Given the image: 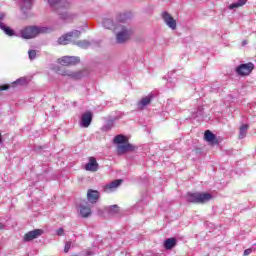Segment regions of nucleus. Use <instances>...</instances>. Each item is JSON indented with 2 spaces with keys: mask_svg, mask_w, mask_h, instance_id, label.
<instances>
[{
  "mask_svg": "<svg viewBox=\"0 0 256 256\" xmlns=\"http://www.w3.org/2000/svg\"><path fill=\"white\" fill-rule=\"evenodd\" d=\"M205 141H208V143H213L215 141V134L212 133L211 130H206L204 133Z\"/></svg>",
  "mask_w": 256,
  "mask_h": 256,
  "instance_id": "a878e982",
  "label": "nucleus"
},
{
  "mask_svg": "<svg viewBox=\"0 0 256 256\" xmlns=\"http://www.w3.org/2000/svg\"><path fill=\"white\" fill-rule=\"evenodd\" d=\"M50 7L54 8L59 15V18L63 21H68V19H73V16L63 9L69 7V2L63 0H48Z\"/></svg>",
  "mask_w": 256,
  "mask_h": 256,
  "instance_id": "f257e3e1",
  "label": "nucleus"
},
{
  "mask_svg": "<svg viewBox=\"0 0 256 256\" xmlns=\"http://www.w3.org/2000/svg\"><path fill=\"white\" fill-rule=\"evenodd\" d=\"M129 151H135V146L132 144H120L117 146L118 155H125V153H129Z\"/></svg>",
  "mask_w": 256,
  "mask_h": 256,
  "instance_id": "2eb2a0df",
  "label": "nucleus"
},
{
  "mask_svg": "<svg viewBox=\"0 0 256 256\" xmlns=\"http://www.w3.org/2000/svg\"><path fill=\"white\" fill-rule=\"evenodd\" d=\"M41 235H43V230L35 229L26 233L23 237V241L25 243H29V241H33V239H38V237H41Z\"/></svg>",
  "mask_w": 256,
  "mask_h": 256,
  "instance_id": "9d476101",
  "label": "nucleus"
},
{
  "mask_svg": "<svg viewBox=\"0 0 256 256\" xmlns=\"http://www.w3.org/2000/svg\"><path fill=\"white\" fill-rule=\"evenodd\" d=\"M81 36V31L73 30L58 39V45H69L73 39Z\"/></svg>",
  "mask_w": 256,
  "mask_h": 256,
  "instance_id": "39448f33",
  "label": "nucleus"
},
{
  "mask_svg": "<svg viewBox=\"0 0 256 256\" xmlns=\"http://www.w3.org/2000/svg\"><path fill=\"white\" fill-rule=\"evenodd\" d=\"M121 183H123V180H121V179L114 180V181L110 182L109 184H107L104 187L105 193H113V191H115V189H117V187H119V185H121Z\"/></svg>",
  "mask_w": 256,
  "mask_h": 256,
  "instance_id": "dca6fc26",
  "label": "nucleus"
},
{
  "mask_svg": "<svg viewBox=\"0 0 256 256\" xmlns=\"http://www.w3.org/2000/svg\"><path fill=\"white\" fill-rule=\"evenodd\" d=\"M26 81L27 80L25 78H19L13 82V85H25Z\"/></svg>",
  "mask_w": 256,
  "mask_h": 256,
  "instance_id": "7c9ffc66",
  "label": "nucleus"
},
{
  "mask_svg": "<svg viewBox=\"0 0 256 256\" xmlns=\"http://www.w3.org/2000/svg\"><path fill=\"white\" fill-rule=\"evenodd\" d=\"M29 59L33 61V59H36L37 57V51L36 50H29L28 51Z\"/></svg>",
  "mask_w": 256,
  "mask_h": 256,
  "instance_id": "c756f323",
  "label": "nucleus"
},
{
  "mask_svg": "<svg viewBox=\"0 0 256 256\" xmlns=\"http://www.w3.org/2000/svg\"><path fill=\"white\" fill-rule=\"evenodd\" d=\"M99 197H101V194L97 190L89 189L87 191V200L88 203H97L99 201Z\"/></svg>",
  "mask_w": 256,
  "mask_h": 256,
  "instance_id": "ddd939ff",
  "label": "nucleus"
},
{
  "mask_svg": "<svg viewBox=\"0 0 256 256\" xmlns=\"http://www.w3.org/2000/svg\"><path fill=\"white\" fill-rule=\"evenodd\" d=\"M127 19H129V14H127V13L120 14L118 16V21H120V23L127 21Z\"/></svg>",
  "mask_w": 256,
  "mask_h": 256,
  "instance_id": "c85d7f7f",
  "label": "nucleus"
},
{
  "mask_svg": "<svg viewBox=\"0 0 256 256\" xmlns=\"http://www.w3.org/2000/svg\"><path fill=\"white\" fill-rule=\"evenodd\" d=\"M71 241H67L65 243V247H64V253H69V250L71 249Z\"/></svg>",
  "mask_w": 256,
  "mask_h": 256,
  "instance_id": "2f4dec72",
  "label": "nucleus"
},
{
  "mask_svg": "<svg viewBox=\"0 0 256 256\" xmlns=\"http://www.w3.org/2000/svg\"><path fill=\"white\" fill-rule=\"evenodd\" d=\"M80 215L84 218L91 216V206H89V203L84 202V204H80Z\"/></svg>",
  "mask_w": 256,
  "mask_h": 256,
  "instance_id": "f3484780",
  "label": "nucleus"
},
{
  "mask_svg": "<svg viewBox=\"0 0 256 256\" xmlns=\"http://www.w3.org/2000/svg\"><path fill=\"white\" fill-rule=\"evenodd\" d=\"M0 29H2V31H4V33L8 35V37H13V35H15V31H13V29H11L10 27L5 26L3 22H0Z\"/></svg>",
  "mask_w": 256,
  "mask_h": 256,
  "instance_id": "aec40b11",
  "label": "nucleus"
},
{
  "mask_svg": "<svg viewBox=\"0 0 256 256\" xmlns=\"http://www.w3.org/2000/svg\"><path fill=\"white\" fill-rule=\"evenodd\" d=\"M31 7H33V0H23L21 3V11H23V13H27V11H29V9H31Z\"/></svg>",
  "mask_w": 256,
  "mask_h": 256,
  "instance_id": "a211bd4d",
  "label": "nucleus"
},
{
  "mask_svg": "<svg viewBox=\"0 0 256 256\" xmlns=\"http://www.w3.org/2000/svg\"><path fill=\"white\" fill-rule=\"evenodd\" d=\"M93 121V112L87 111L82 114L81 120H80V127L87 128L89 125H91Z\"/></svg>",
  "mask_w": 256,
  "mask_h": 256,
  "instance_id": "9b49d317",
  "label": "nucleus"
},
{
  "mask_svg": "<svg viewBox=\"0 0 256 256\" xmlns=\"http://www.w3.org/2000/svg\"><path fill=\"white\" fill-rule=\"evenodd\" d=\"M56 235H58V237H63V235H65V230L63 228H59L56 231Z\"/></svg>",
  "mask_w": 256,
  "mask_h": 256,
  "instance_id": "473e14b6",
  "label": "nucleus"
},
{
  "mask_svg": "<svg viewBox=\"0 0 256 256\" xmlns=\"http://www.w3.org/2000/svg\"><path fill=\"white\" fill-rule=\"evenodd\" d=\"M107 211H108L109 215H116V213H119V206L112 205L107 208Z\"/></svg>",
  "mask_w": 256,
  "mask_h": 256,
  "instance_id": "bb28decb",
  "label": "nucleus"
},
{
  "mask_svg": "<svg viewBox=\"0 0 256 256\" xmlns=\"http://www.w3.org/2000/svg\"><path fill=\"white\" fill-rule=\"evenodd\" d=\"M114 143L116 145H123V144L127 143V137H125V135H123V134H119L114 137Z\"/></svg>",
  "mask_w": 256,
  "mask_h": 256,
  "instance_id": "4be33fe9",
  "label": "nucleus"
},
{
  "mask_svg": "<svg viewBox=\"0 0 256 256\" xmlns=\"http://www.w3.org/2000/svg\"><path fill=\"white\" fill-rule=\"evenodd\" d=\"M249 129V125L244 124L240 127L239 130V139H245V137L247 136V131Z\"/></svg>",
  "mask_w": 256,
  "mask_h": 256,
  "instance_id": "393cba45",
  "label": "nucleus"
},
{
  "mask_svg": "<svg viewBox=\"0 0 256 256\" xmlns=\"http://www.w3.org/2000/svg\"><path fill=\"white\" fill-rule=\"evenodd\" d=\"M133 37V30L126 26H121V30L116 34V42L120 45L127 43Z\"/></svg>",
  "mask_w": 256,
  "mask_h": 256,
  "instance_id": "20e7f679",
  "label": "nucleus"
},
{
  "mask_svg": "<svg viewBox=\"0 0 256 256\" xmlns=\"http://www.w3.org/2000/svg\"><path fill=\"white\" fill-rule=\"evenodd\" d=\"M242 45H243V46L247 45V41H243V42H242Z\"/></svg>",
  "mask_w": 256,
  "mask_h": 256,
  "instance_id": "58836bf2",
  "label": "nucleus"
},
{
  "mask_svg": "<svg viewBox=\"0 0 256 256\" xmlns=\"http://www.w3.org/2000/svg\"><path fill=\"white\" fill-rule=\"evenodd\" d=\"M251 253H253V249L251 248L244 250V256L251 255Z\"/></svg>",
  "mask_w": 256,
  "mask_h": 256,
  "instance_id": "f704fd0d",
  "label": "nucleus"
},
{
  "mask_svg": "<svg viewBox=\"0 0 256 256\" xmlns=\"http://www.w3.org/2000/svg\"><path fill=\"white\" fill-rule=\"evenodd\" d=\"M90 255H93V252L88 251V252H87V256H90Z\"/></svg>",
  "mask_w": 256,
  "mask_h": 256,
  "instance_id": "4c0bfd02",
  "label": "nucleus"
},
{
  "mask_svg": "<svg viewBox=\"0 0 256 256\" xmlns=\"http://www.w3.org/2000/svg\"><path fill=\"white\" fill-rule=\"evenodd\" d=\"M3 229H5V224L0 222V231H3Z\"/></svg>",
  "mask_w": 256,
  "mask_h": 256,
  "instance_id": "c9c22d12",
  "label": "nucleus"
},
{
  "mask_svg": "<svg viewBox=\"0 0 256 256\" xmlns=\"http://www.w3.org/2000/svg\"><path fill=\"white\" fill-rule=\"evenodd\" d=\"M86 171H91L95 173V171H99V163H97V159L95 157H89L88 163L85 165Z\"/></svg>",
  "mask_w": 256,
  "mask_h": 256,
  "instance_id": "f8f14e48",
  "label": "nucleus"
},
{
  "mask_svg": "<svg viewBox=\"0 0 256 256\" xmlns=\"http://www.w3.org/2000/svg\"><path fill=\"white\" fill-rule=\"evenodd\" d=\"M60 65H65L66 67L69 65H77V63L81 62V59L77 56H64L58 60Z\"/></svg>",
  "mask_w": 256,
  "mask_h": 256,
  "instance_id": "6e6552de",
  "label": "nucleus"
},
{
  "mask_svg": "<svg viewBox=\"0 0 256 256\" xmlns=\"http://www.w3.org/2000/svg\"><path fill=\"white\" fill-rule=\"evenodd\" d=\"M102 25L104 29H115V22L110 18H106L102 21Z\"/></svg>",
  "mask_w": 256,
  "mask_h": 256,
  "instance_id": "412c9836",
  "label": "nucleus"
},
{
  "mask_svg": "<svg viewBox=\"0 0 256 256\" xmlns=\"http://www.w3.org/2000/svg\"><path fill=\"white\" fill-rule=\"evenodd\" d=\"M212 199L213 195L210 193L188 192L186 195V201H188V203H198L203 205V203H208V201H211Z\"/></svg>",
  "mask_w": 256,
  "mask_h": 256,
  "instance_id": "7ed1b4c3",
  "label": "nucleus"
},
{
  "mask_svg": "<svg viewBox=\"0 0 256 256\" xmlns=\"http://www.w3.org/2000/svg\"><path fill=\"white\" fill-rule=\"evenodd\" d=\"M49 28L43 26H28L20 31L22 39H35L37 35L47 33Z\"/></svg>",
  "mask_w": 256,
  "mask_h": 256,
  "instance_id": "f03ea898",
  "label": "nucleus"
},
{
  "mask_svg": "<svg viewBox=\"0 0 256 256\" xmlns=\"http://www.w3.org/2000/svg\"><path fill=\"white\" fill-rule=\"evenodd\" d=\"M57 73L63 77H70V79H82L85 76L83 71L73 72L71 70H63L62 68H58Z\"/></svg>",
  "mask_w": 256,
  "mask_h": 256,
  "instance_id": "0eeeda50",
  "label": "nucleus"
},
{
  "mask_svg": "<svg viewBox=\"0 0 256 256\" xmlns=\"http://www.w3.org/2000/svg\"><path fill=\"white\" fill-rule=\"evenodd\" d=\"M253 69H255V65L249 62L246 64H240L239 66H237L235 69V72L240 77H245L247 75H251V72L253 71Z\"/></svg>",
  "mask_w": 256,
  "mask_h": 256,
  "instance_id": "423d86ee",
  "label": "nucleus"
},
{
  "mask_svg": "<svg viewBox=\"0 0 256 256\" xmlns=\"http://www.w3.org/2000/svg\"><path fill=\"white\" fill-rule=\"evenodd\" d=\"M247 0H238L237 2H234L228 6V9H238V7H243V5H246Z\"/></svg>",
  "mask_w": 256,
  "mask_h": 256,
  "instance_id": "5701e85b",
  "label": "nucleus"
},
{
  "mask_svg": "<svg viewBox=\"0 0 256 256\" xmlns=\"http://www.w3.org/2000/svg\"><path fill=\"white\" fill-rule=\"evenodd\" d=\"M0 143H3V138L1 137V133H0Z\"/></svg>",
  "mask_w": 256,
  "mask_h": 256,
  "instance_id": "ea45409f",
  "label": "nucleus"
},
{
  "mask_svg": "<svg viewBox=\"0 0 256 256\" xmlns=\"http://www.w3.org/2000/svg\"><path fill=\"white\" fill-rule=\"evenodd\" d=\"M162 19L164 20V23H166V25L170 29H172L173 31H175V29H177V21L171 14H169L167 12H163Z\"/></svg>",
  "mask_w": 256,
  "mask_h": 256,
  "instance_id": "1a4fd4ad",
  "label": "nucleus"
},
{
  "mask_svg": "<svg viewBox=\"0 0 256 256\" xmlns=\"http://www.w3.org/2000/svg\"><path fill=\"white\" fill-rule=\"evenodd\" d=\"M9 87H11V85L4 84V85L0 86V91H7V89H9Z\"/></svg>",
  "mask_w": 256,
  "mask_h": 256,
  "instance_id": "72a5a7b5",
  "label": "nucleus"
},
{
  "mask_svg": "<svg viewBox=\"0 0 256 256\" xmlns=\"http://www.w3.org/2000/svg\"><path fill=\"white\" fill-rule=\"evenodd\" d=\"M5 19V14L0 12V21H3Z\"/></svg>",
  "mask_w": 256,
  "mask_h": 256,
  "instance_id": "e433bc0d",
  "label": "nucleus"
},
{
  "mask_svg": "<svg viewBox=\"0 0 256 256\" xmlns=\"http://www.w3.org/2000/svg\"><path fill=\"white\" fill-rule=\"evenodd\" d=\"M177 245V240L175 238H168L164 242V247L167 250L173 249Z\"/></svg>",
  "mask_w": 256,
  "mask_h": 256,
  "instance_id": "6ab92c4d",
  "label": "nucleus"
},
{
  "mask_svg": "<svg viewBox=\"0 0 256 256\" xmlns=\"http://www.w3.org/2000/svg\"><path fill=\"white\" fill-rule=\"evenodd\" d=\"M153 101V94H149L148 96L143 97L140 101L137 102V108L140 111H143L147 105H149Z\"/></svg>",
  "mask_w": 256,
  "mask_h": 256,
  "instance_id": "4468645a",
  "label": "nucleus"
},
{
  "mask_svg": "<svg viewBox=\"0 0 256 256\" xmlns=\"http://www.w3.org/2000/svg\"><path fill=\"white\" fill-rule=\"evenodd\" d=\"M113 125H115V122L113 120H108L106 124L103 126L104 131H109Z\"/></svg>",
  "mask_w": 256,
  "mask_h": 256,
  "instance_id": "cd10ccee",
  "label": "nucleus"
},
{
  "mask_svg": "<svg viewBox=\"0 0 256 256\" xmlns=\"http://www.w3.org/2000/svg\"><path fill=\"white\" fill-rule=\"evenodd\" d=\"M75 45H77V47H80V49H89V47H91V42L87 40H79L75 43Z\"/></svg>",
  "mask_w": 256,
  "mask_h": 256,
  "instance_id": "b1692460",
  "label": "nucleus"
}]
</instances>
